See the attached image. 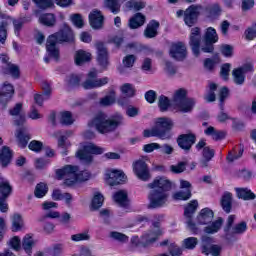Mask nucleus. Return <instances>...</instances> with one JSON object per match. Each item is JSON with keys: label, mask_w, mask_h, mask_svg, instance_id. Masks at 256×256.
I'll list each match as a JSON object with an SVG mask.
<instances>
[{"label": "nucleus", "mask_w": 256, "mask_h": 256, "mask_svg": "<svg viewBox=\"0 0 256 256\" xmlns=\"http://www.w3.org/2000/svg\"><path fill=\"white\" fill-rule=\"evenodd\" d=\"M151 189L148 199V209H159L164 207L169 200V191H171L173 184L165 177H156L153 182L147 185Z\"/></svg>", "instance_id": "obj_1"}, {"label": "nucleus", "mask_w": 256, "mask_h": 256, "mask_svg": "<svg viewBox=\"0 0 256 256\" xmlns=\"http://www.w3.org/2000/svg\"><path fill=\"white\" fill-rule=\"evenodd\" d=\"M121 125H123V116L116 114L109 118L105 112H98L88 122V127H94L101 135L114 133V131H117Z\"/></svg>", "instance_id": "obj_2"}, {"label": "nucleus", "mask_w": 256, "mask_h": 256, "mask_svg": "<svg viewBox=\"0 0 256 256\" xmlns=\"http://www.w3.org/2000/svg\"><path fill=\"white\" fill-rule=\"evenodd\" d=\"M57 43H75V33L67 23H64L58 32L51 34L46 41V51L55 61H59Z\"/></svg>", "instance_id": "obj_3"}, {"label": "nucleus", "mask_w": 256, "mask_h": 256, "mask_svg": "<svg viewBox=\"0 0 256 256\" xmlns=\"http://www.w3.org/2000/svg\"><path fill=\"white\" fill-rule=\"evenodd\" d=\"M77 171H79V167L66 165L63 168L56 170V178L59 181L65 179L64 185H66V187H73L76 181H89V178L91 177L89 171H81L80 173H77Z\"/></svg>", "instance_id": "obj_4"}, {"label": "nucleus", "mask_w": 256, "mask_h": 256, "mask_svg": "<svg viewBox=\"0 0 256 256\" xmlns=\"http://www.w3.org/2000/svg\"><path fill=\"white\" fill-rule=\"evenodd\" d=\"M155 219L156 221L152 222V229L141 237L140 241L135 244L136 247H149L158 241L161 235H163V230H161V221L163 220V216H155Z\"/></svg>", "instance_id": "obj_5"}, {"label": "nucleus", "mask_w": 256, "mask_h": 256, "mask_svg": "<svg viewBox=\"0 0 256 256\" xmlns=\"http://www.w3.org/2000/svg\"><path fill=\"white\" fill-rule=\"evenodd\" d=\"M172 102L180 113H191L196 103L194 98L187 97V90L184 88L175 91Z\"/></svg>", "instance_id": "obj_6"}, {"label": "nucleus", "mask_w": 256, "mask_h": 256, "mask_svg": "<svg viewBox=\"0 0 256 256\" xmlns=\"http://www.w3.org/2000/svg\"><path fill=\"white\" fill-rule=\"evenodd\" d=\"M236 215H229L224 226V239L233 241L236 235H243L247 231V222L241 221L235 224ZM234 225V226H233Z\"/></svg>", "instance_id": "obj_7"}, {"label": "nucleus", "mask_w": 256, "mask_h": 256, "mask_svg": "<svg viewBox=\"0 0 256 256\" xmlns=\"http://www.w3.org/2000/svg\"><path fill=\"white\" fill-rule=\"evenodd\" d=\"M103 153H105V148L88 143L76 153V157L85 165H91L93 163V155H103Z\"/></svg>", "instance_id": "obj_8"}, {"label": "nucleus", "mask_w": 256, "mask_h": 256, "mask_svg": "<svg viewBox=\"0 0 256 256\" xmlns=\"http://www.w3.org/2000/svg\"><path fill=\"white\" fill-rule=\"evenodd\" d=\"M197 207H199V202L197 200H192L184 208L185 223L188 229L192 231L194 235H197V233H199V228H197V224L193 222V215H195Z\"/></svg>", "instance_id": "obj_9"}, {"label": "nucleus", "mask_w": 256, "mask_h": 256, "mask_svg": "<svg viewBox=\"0 0 256 256\" xmlns=\"http://www.w3.org/2000/svg\"><path fill=\"white\" fill-rule=\"evenodd\" d=\"M218 41L219 36L217 35V31L213 27L207 28L201 45L202 53H213L215 51L214 45Z\"/></svg>", "instance_id": "obj_10"}, {"label": "nucleus", "mask_w": 256, "mask_h": 256, "mask_svg": "<svg viewBox=\"0 0 256 256\" xmlns=\"http://www.w3.org/2000/svg\"><path fill=\"white\" fill-rule=\"evenodd\" d=\"M196 141L197 136L191 132L179 135L176 140L178 147H180L186 154L191 153V147L195 145Z\"/></svg>", "instance_id": "obj_11"}, {"label": "nucleus", "mask_w": 256, "mask_h": 256, "mask_svg": "<svg viewBox=\"0 0 256 256\" xmlns=\"http://www.w3.org/2000/svg\"><path fill=\"white\" fill-rule=\"evenodd\" d=\"M189 45L195 57L201 55V28L195 27L191 29Z\"/></svg>", "instance_id": "obj_12"}, {"label": "nucleus", "mask_w": 256, "mask_h": 256, "mask_svg": "<svg viewBox=\"0 0 256 256\" xmlns=\"http://www.w3.org/2000/svg\"><path fill=\"white\" fill-rule=\"evenodd\" d=\"M169 55L174 61H185L187 59V46L183 42H176L170 46Z\"/></svg>", "instance_id": "obj_13"}, {"label": "nucleus", "mask_w": 256, "mask_h": 256, "mask_svg": "<svg viewBox=\"0 0 256 256\" xmlns=\"http://www.w3.org/2000/svg\"><path fill=\"white\" fill-rule=\"evenodd\" d=\"M133 171L140 181H149L151 179V172L149 166L143 160H137L133 163Z\"/></svg>", "instance_id": "obj_14"}, {"label": "nucleus", "mask_w": 256, "mask_h": 256, "mask_svg": "<svg viewBox=\"0 0 256 256\" xmlns=\"http://www.w3.org/2000/svg\"><path fill=\"white\" fill-rule=\"evenodd\" d=\"M203 11V6L201 5H191L184 12V22L188 27H193L195 23H197V17H199V13Z\"/></svg>", "instance_id": "obj_15"}, {"label": "nucleus", "mask_w": 256, "mask_h": 256, "mask_svg": "<svg viewBox=\"0 0 256 256\" xmlns=\"http://www.w3.org/2000/svg\"><path fill=\"white\" fill-rule=\"evenodd\" d=\"M15 95V87L9 82H4L0 87V103L3 105L4 109L7 107V103L13 99Z\"/></svg>", "instance_id": "obj_16"}, {"label": "nucleus", "mask_w": 256, "mask_h": 256, "mask_svg": "<svg viewBox=\"0 0 256 256\" xmlns=\"http://www.w3.org/2000/svg\"><path fill=\"white\" fill-rule=\"evenodd\" d=\"M97 50V62L100 67L107 69L109 65V51L103 42H98L95 44Z\"/></svg>", "instance_id": "obj_17"}, {"label": "nucleus", "mask_w": 256, "mask_h": 256, "mask_svg": "<svg viewBox=\"0 0 256 256\" xmlns=\"http://www.w3.org/2000/svg\"><path fill=\"white\" fill-rule=\"evenodd\" d=\"M9 115H11V117H15L14 125H16V127H23L27 121L25 113H23L22 103H17L12 109H10Z\"/></svg>", "instance_id": "obj_18"}, {"label": "nucleus", "mask_w": 256, "mask_h": 256, "mask_svg": "<svg viewBox=\"0 0 256 256\" xmlns=\"http://www.w3.org/2000/svg\"><path fill=\"white\" fill-rule=\"evenodd\" d=\"M89 24L92 29L99 30L103 29V23L105 21V16L100 10L94 9L90 12L89 16Z\"/></svg>", "instance_id": "obj_19"}, {"label": "nucleus", "mask_w": 256, "mask_h": 256, "mask_svg": "<svg viewBox=\"0 0 256 256\" xmlns=\"http://www.w3.org/2000/svg\"><path fill=\"white\" fill-rule=\"evenodd\" d=\"M106 183L110 185V187L125 183V173L121 170H112L106 173Z\"/></svg>", "instance_id": "obj_20"}, {"label": "nucleus", "mask_w": 256, "mask_h": 256, "mask_svg": "<svg viewBox=\"0 0 256 256\" xmlns=\"http://www.w3.org/2000/svg\"><path fill=\"white\" fill-rule=\"evenodd\" d=\"M56 5H59V7H69L71 3H73V0H55ZM33 3H35L36 7L38 9H49L53 7V0H33Z\"/></svg>", "instance_id": "obj_21"}, {"label": "nucleus", "mask_w": 256, "mask_h": 256, "mask_svg": "<svg viewBox=\"0 0 256 256\" xmlns=\"http://www.w3.org/2000/svg\"><path fill=\"white\" fill-rule=\"evenodd\" d=\"M215 217V212L211 210V208H204L200 210L196 217V223L198 225H209V223H213V219Z\"/></svg>", "instance_id": "obj_22"}, {"label": "nucleus", "mask_w": 256, "mask_h": 256, "mask_svg": "<svg viewBox=\"0 0 256 256\" xmlns=\"http://www.w3.org/2000/svg\"><path fill=\"white\" fill-rule=\"evenodd\" d=\"M15 137L18 140V147L21 149H25L31 140V134L27 132V127L23 125L16 130Z\"/></svg>", "instance_id": "obj_23"}, {"label": "nucleus", "mask_w": 256, "mask_h": 256, "mask_svg": "<svg viewBox=\"0 0 256 256\" xmlns=\"http://www.w3.org/2000/svg\"><path fill=\"white\" fill-rule=\"evenodd\" d=\"M174 123L171 118L161 117L156 121V129H160L162 133H167L169 135V139H171V129H173Z\"/></svg>", "instance_id": "obj_24"}, {"label": "nucleus", "mask_w": 256, "mask_h": 256, "mask_svg": "<svg viewBox=\"0 0 256 256\" xmlns=\"http://www.w3.org/2000/svg\"><path fill=\"white\" fill-rule=\"evenodd\" d=\"M11 161H13V150L8 146H3L0 149V166L2 169H6L11 165Z\"/></svg>", "instance_id": "obj_25"}, {"label": "nucleus", "mask_w": 256, "mask_h": 256, "mask_svg": "<svg viewBox=\"0 0 256 256\" xmlns=\"http://www.w3.org/2000/svg\"><path fill=\"white\" fill-rule=\"evenodd\" d=\"M109 83V78L104 77L100 79H91L88 78L83 84V89H97L98 87H103V85H107Z\"/></svg>", "instance_id": "obj_26"}, {"label": "nucleus", "mask_w": 256, "mask_h": 256, "mask_svg": "<svg viewBox=\"0 0 256 256\" xmlns=\"http://www.w3.org/2000/svg\"><path fill=\"white\" fill-rule=\"evenodd\" d=\"M159 22L157 20H151L148 24L146 29L144 30V36L146 39H153L156 35H159Z\"/></svg>", "instance_id": "obj_27"}, {"label": "nucleus", "mask_w": 256, "mask_h": 256, "mask_svg": "<svg viewBox=\"0 0 256 256\" xmlns=\"http://www.w3.org/2000/svg\"><path fill=\"white\" fill-rule=\"evenodd\" d=\"M215 157V150L210 149L209 147H204L202 150V159L200 160V167L206 169L209 167V162Z\"/></svg>", "instance_id": "obj_28"}, {"label": "nucleus", "mask_w": 256, "mask_h": 256, "mask_svg": "<svg viewBox=\"0 0 256 256\" xmlns=\"http://www.w3.org/2000/svg\"><path fill=\"white\" fill-rule=\"evenodd\" d=\"M146 17L142 13H136L132 18L129 19L128 27L130 29H139L145 25Z\"/></svg>", "instance_id": "obj_29"}, {"label": "nucleus", "mask_w": 256, "mask_h": 256, "mask_svg": "<svg viewBox=\"0 0 256 256\" xmlns=\"http://www.w3.org/2000/svg\"><path fill=\"white\" fill-rule=\"evenodd\" d=\"M221 207L225 213H231L233 207V194L231 192H224L220 200Z\"/></svg>", "instance_id": "obj_30"}, {"label": "nucleus", "mask_w": 256, "mask_h": 256, "mask_svg": "<svg viewBox=\"0 0 256 256\" xmlns=\"http://www.w3.org/2000/svg\"><path fill=\"white\" fill-rule=\"evenodd\" d=\"M113 199L120 207H127L129 205V197L125 190L115 192Z\"/></svg>", "instance_id": "obj_31"}, {"label": "nucleus", "mask_w": 256, "mask_h": 256, "mask_svg": "<svg viewBox=\"0 0 256 256\" xmlns=\"http://www.w3.org/2000/svg\"><path fill=\"white\" fill-rule=\"evenodd\" d=\"M144 137H158L162 141H169V135L166 132H162L161 129L154 127L152 130H144Z\"/></svg>", "instance_id": "obj_32"}, {"label": "nucleus", "mask_w": 256, "mask_h": 256, "mask_svg": "<svg viewBox=\"0 0 256 256\" xmlns=\"http://www.w3.org/2000/svg\"><path fill=\"white\" fill-rule=\"evenodd\" d=\"M221 227H223V218L219 217L216 221L204 228V233L214 235V233H219Z\"/></svg>", "instance_id": "obj_33"}, {"label": "nucleus", "mask_w": 256, "mask_h": 256, "mask_svg": "<svg viewBox=\"0 0 256 256\" xmlns=\"http://www.w3.org/2000/svg\"><path fill=\"white\" fill-rule=\"evenodd\" d=\"M0 19H4V21L9 23H13V27H14V33L17 37H19L20 33H21V29H23V24L21 23V20L18 19H11V17L5 15L3 12H0Z\"/></svg>", "instance_id": "obj_34"}, {"label": "nucleus", "mask_w": 256, "mask_h": 256, "mask_svg": "<svg viewBox=\"0 0 256 256\" xmlns=\"http://www.w3.org/2000/svg\"><path fill=\"white\" fill-rule=\"evenodd\" d=\"M39 22L46 27H55L57 25V17L53 13L42 14L39 17Z\"/></svg>", "instance_id": "obj_35"}, {"label": "nucleus", "mask_w": 256, "mask_h": 256, "mask_svg": "<svg viewBox=\"0 0 256 256\" xmlns=\"http://www.w3.org/2000/svg\"><path fill=\"white\" fill-rule=\"evenodd\" d=\"M104 7L109 9L113 15H117L121 13V0H105Z\"/></svg>", "instance_id": "obj_36"}, {"label": "nucleus", "mask_w": 256, "mask_h": 256, "mask_svg": "<svg viewBox=\"0 0 256 256\" xmlns=\"http://www.w3.org/2000/svg\"><path fill=\"white\" fill-rule=\"evenodd\" d=\"M91 61V53L84 51V50H78L75 54V63L76 65H84V63H89Z\"/></svg>", "instance_id": "obj_37"}, {"label": "nucleus", "mask_w": 256, "mask_h": 256, "mask_svg": "<svg viewBox=\"0 0 256 256\" xmlns=\"http://www.w3.org/2000/svg\"><path fill=\"white\" fill-rule=\"evenodd\" d=\"M237 197L243 199L244 201H253L256 198L255 193L247 188H237Z\"/></svg>", "instance_id": "obj_38"}, {"label": "nucleus", "mask_w": 256, "mask_h": 256, "mask_svg": "<svg viewBox=\"0 0 256 256\" xmlns=\"http://www.w3.org/2000/svg\"><path fill=\"white\" fill-rule=\"evenodd\" d=\"M13 193V187L9 181L0 182V198L9 199Z\"/></svg>", "instance_id": "obj_39"}, {"label": "nucleus", "mask_w": 256, "mask_h": 256, "mask_svg": "<svg viewBox=\"0 0 256 256\" xmlns=\"http://www.w3.org/2000/svg\"><path fill=\"white\" fill-rule=\"evenodd\" d=\"M33 247H35V240L31 235L27 234L22 240V249L27 255H31Z\"/></svg>", "instance_id": "obj_40"}, {"label": "nucleus", "mask_w": 256, "mask_h": 256, "mask_svg": "<svg viewBox=\"0 0 256 256\" xmlns=\"http://www.w3.org/2000/svg\"><path fill=\"white\" fill-rule=\"evenodd\" d=\"M2 71L5 75H11L14 79H19V66L15 64L10 63L7 64V66H3Z\"/></svg>", "instance_id": "obj_41"}, {"label": "nucleus", "mask_w": 256, "mask_h": 256, "mask_svg": "<svg viewBox=\"0 0 256 256\" xmlns=\"http://www.w3.org/2000/svg\"><path fill=\"white\" fill-rule=\"evenodd\" d=\"M103 201H105V198L102 196V194L96 192L91 202V211H97L101 209V207H103Z\"/></svg>", "instance_id": "obj_42"}, {"label": "nucleus", "mask_w": 256, "mask_h": 256, "mask_svg": "<svg viewBox=\"0 0 256 256\" xmlns=\"http://www.w3.org/2000/svg\"><path fill=\"white\" fill-rule=\"evenodd\" d=\"M49 191V187H47V184L40 182L36 185L34 195L37 197V199H43L47 195V192Z\"/></svg>", "instance_id": "obj_43"}, {"label": "nucleus", "mask_w": 256, "mask_h": 256, "mask_svg": "<svg viewBox=\"0 0 256 256\" xmlns=\"http://www.w3.org/2000/svg\"><path fill=\"white\" fill-rule=\"evenodd\" d=\"M218 63H221V59L219 58V55L216 54L213 56V58H206L204 60V67L208 71H213V69H215V65Z\"/></svg>", "instance_id": "obj_44"}, {"label": "nucleus", "mask_w": 256, "mask_h": 256, "mask_svg": "<svg viewBox=\"0 0 256 256\" xmlns=\"http://www.w3.org/2000/svg\"><path fill=\"white\" fill-rule=\"evenodd\" d=\"M23 229V217L20 214H14L12 217V231H21Z\"/></svg>", "instance_id": "obj_45"}, {"label": "nucleus", "mask_w": 256, "mask_h": 256, "mask_svg": "<svg viewBox=\"0 0 256 256\" xmlns=\"http://www.w3.org/2000/svg\"><path fill=\"white\" fill-rule=\"evenodd\" d=\"M158 107L162 113L167 111L169 107H171V101L169 98L165 95H161L158 98Z\"/></svg>", "instance_id": "obj_46"}, {"label": "nucleus", "mask_w": 256, "mask_h": 256, "mask_svg": "<svg viewBox=\"0 0 256 256\" xmlns=\"http://www.w3.org/2000/svg\"><path fill=\"white\" fill-rule=\"evenodd\" d=\"M233 81L236 85H243L245 83V74L239 68L232 71Z\"/></svg>", "instance_id": "obj_47"}, {"label": "nucleus", "mask_w": 256, "mask_h": 256, "mask_svg": "<svg viewBox=\"0 0 256 256\" xmlns=\"http://www.w3.org/2000/svg\"><path fill=\"white\" fill-rule=\"evenodd\" d=\"M213 247V238L204 236L202 238V253L209 255L211 248Z\"/></svg>", "instance_id": "obj_48"}, {"label": "nucleus", "mask_w": 256, "mask_h": 256, "mask_svg": "<svg viewBox=\"0 0 256 256\" xmlns=\"http://www.w3.org/2000/svg\"><path fill=\"white\" fill-rule=\"evenodd\" d=\"M126 8L127 9H134V11H141V9H145V2L142 1H136V0H130L126 2Z\"/></svg>", "instance_id": "obj_49"}, {"label": "nucleus", "mask_w": 256, "mask_h": 256, "mask_svg": "<svg viewBox=\"0 0 256 256\" xmlns=\"http://www.w3.org/2000/svg\"><path fill=\"white\" fill-rule=\"evenodd\" d=\"M73 114H71L70 111H64L61 113V117H60V123L61 125H73Z\"/></svg>", "instance_id": "obj_50"}, {"label": "nucleus", "mask_w": 256, "mask_h": 256, "mask_svg": "<svg viewBox=\"0 0 256 256\" xmlns=\"http://www.w3.org/2000/svg\"><path fill=\"white\" fill-rule=\"evenodd\" d=\"M115 103V91H111L109 95H106L104 98L100 99V105L102 107H109Z\"/></svg>", "instance_id": "obj_51"}, {"label": "nucleus", "mask_w": 256, "mask_h": 256, "mask_svg": "<svg viewBox=\"0 0 256 256\" xmlns=\"http://www.w3.org/2000/svg\"><path fill=\"white\" fill-rule=\"evenodd\" d=\"M173 197L176 201H187L191 199V190L178 191L173 195Z\"/></svg>", "instance_id": "obj_52"}, {"label": "nucleus", "mask_w": 256, "mask_h": 256, "mask_svg": "<svg viewBox=\"0 0 256 256\" xmlns=\"http://www.w3.org/2000/svg\"><path fill=\"white\" fill-rule=\"evenodd\" d=\"M206 11H207V15H208V17H210V19H215V17H219V15L221 14V8L217 4L209 6L206 9Z\"/></svg>", "instance_id": "obj_53"}, {"label": "nucleus", "mask_w": 256, "mask_h": 256, "mask_svg": "<svg viewBox=\"0 0 256 256\" xmlns=\"http://www.w3.org/2000/svg\"><path fill=\"white\" fill-rule=\"evenodd\" d=\"M229 97V88L222 87L219 92V101H220V109L221 111H224L225 109V100Z\"/></svg>", "instance_id": "obj_54"}, {"label": "nucleus", "mask_w": 256, "mask_h": 256, "mask_svg": "<svg viewBox=\"0 0 256 256\" xmlns=\"http://www.w3.org/2000/svg\"><path fill=\"white\" fill-rule=\"evenodd\" d=\"M121 92L125 97H135V87L133 84L126 83L121 87Z\"/></svg>", "instance_id": "obj_55"}, {"label": "nucleus", "mask_w": 256, "mask_h": 256, "mask_svg": "<svg viewBox=\"0 0 256 256\" xmlns=\"http://www.w3.org/2000/svg\"><path fill=\"white\" fill-rule=\"evenodd\" d=\"M68 87H79L81 83V76L76 74H71L66 79Z\"/></svg>", "instance_id": "obj_56"}, {"label": "nucleus", "mask_w": 256, "mask_h": 256, "mask_svg": "<svg viewBox=\"0 0 256 256\" xmlns=\"http://www.w3.org/2000/svg\"><path fill=\"white\" fill-rule=\"evenodd\" d=\"M110 237L111 239H114V241H119L120 243H127V241H129V236L117 231L110 232Z\"/></svg>", "instance_id": "obj_57"}, {"label": "nucleus", "mask_w": 256, "mask_h": 256, "mask_svg": "<svg viewBox=\"0 0 256 256\" xmlns=\"http://www.w3.org/2000/svg\"><path fill=\"white\" fill-rule=\"evenodd\" d=\"M70 20L77 29H83L85 23L83 22V16H81V14L71 15Z\"/></svg>", "instance_id": "obj_58"}, {"label": "nucleus", "mask_w": 256, "mask_h": 256, "mask_svg": "<svg viewBox=\"0 0 256 256\" xmlns=\"http://www.w3.org/2000/svg\"><path fill=\"white\" fill-rule=\"evenodd\" d=\"M9 25L8 21H2L0 23V43L2 45L5 44V41H7V26Z\"/></svg>", "instance_id": "obj_59"}, {"label": "nucleus", "mask_w": 256, "mask_h": 256, "mask_svg": "<svg viewBox=\"0 0 256 256\" xmlns=\"http://www.w3.org/2000/svg\"><path fill=\"white\" fill-rule=\"evenodd\" d=\"M136 61H137L136 55L128 54L123 58L122 63L124 65V67H127L129 69V68L133 67V65H135Z\"/></svg>", "instance_id": "obj_60"}, {"label": "nucleus", "mask_w": 256, "mask_h": 256, "mask_svg": "<svg viewBox=\"0 0 256 256\" xmlns=\"http://www.w3.org/2000/svg\"><path fill=\"white\" fill-rule=\"evenodd\" d=\"M244 35L246 41H253L256 38V23L247 28Z\"/></svg>", "instance_id": "obj_61"}, {"label": "nucleus", "mask_w": 256, "mask_h": 256, "mask_svg": "<svg viewBox=\"0 0 256 256\" xmlns=\"http://www.w3.org/2000/svg\"><path fill=\"white\" fill-rule=\"evenodd\" d=\"M28 148L30 149V151H34V153H41V151L43 150V142L39 140H32L29 143Z\"/></svg>", "instance_id": "obj_62"}, {"label": "nucleus", "mask_w": 256, "mask_h": 256, "mask_svg": "<svg viewBox=\"0 0 256 256\" xmlns=\"http://www.w3.org/2000/svg\"><path fill=\"white\" fill-rule=\"evenodd\" d=\"M209 89H210V91L206 95L205 99L208 103H213V101H215V99H216L215 91H217V84L211 83L209 85Z\"/></svg>", "instance_id": "obj_63"}, {"label": "nucleus", "mask_w": 256, "mask_h": 256, "mask_svg": "<svg viewBox=\"0 0 256 256\" xmlns=\"http://www.w3.org/2000/svg\"><path fill=\"white\" fill-rule=\"evenodd\" d=\"M197 243H199V240L196 237H189L184 239L183 246L185 249H194L197 247Z\"/></svg>", "instance_id": "obj_64"}]
</instances>
